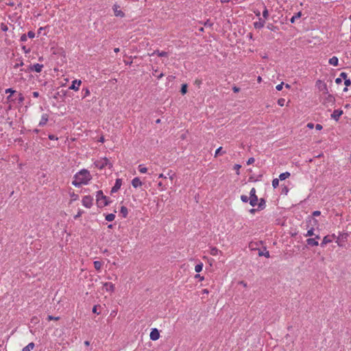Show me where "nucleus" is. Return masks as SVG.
Wrapping results in <instances>:
<instances>
[{
  "label": "nucleus",
  "instance_id": "nucleus-56",
  "mask_svg": "<svg viewBox=\"0 0 351 351\" xmlns=\"http://www.w3.org/2000/svg\"><path fill=\"white\" fill-rule=\"evenodd\" d=\"M322 128H323V127H322V125L321 124H317V125H315V128H316V130H321L322 129Z\"/></svg>",
  "mask_w": 351,
  "mask_h": 351
},
{
  "label": "nucleus",
  "instance_id": "nucleus-62",
  "mask_svg": "<svg viewBox=\"0 0 351 351\" xmlns=\"http://www.w3.org/2000/svg\"><path fill=\"white\" fill-rule=\"evenodd\" d=\"M341 237V239L343 241L344 239H347L348 234H343Z\"/></svg>",
  "mask_w": 351,
  "mask_h": 351
},
{
  "label": "nucleus",
  "instance_id": "nucleus-21",
  "mask_svg": "<svg viewBox=\"0 0 351 351\" xmlns=\"http://www.w3.org/2000/svg\"><path fill=\"white\" fill-rule=\"evenodd\" d=\"M120 213L122 215L123 217L125 218L128 214V210L125 206H121L120 209Z\"/></svg>",
  "mask_w": 351,
  "mask_h": 351
},
{
  "label": "nucleus",
  "instance_id": "nucleus-17",
  "mask_svg": "<svg viewBox=\"0 0 351 351\" xmlns=\"http://www.w3.org/2000/svg\"><path fill=\"white\" fill-rule=\"evenodd\" d=\"M49 116L47 114H44L42 115L41 119L39 122V126H44L47 121H48Z\"/></svg>",
  "mask_w": 351,
  "mask_h": 351
},
{
  "label": "nucleus",
  "instance_id": "nucleus-35",
  "mask_svg": "<svg viewBox=\"0 0 351 351\" xmlns=\"http://www.w3.org/2000/svg\"><path fill=\"white\" fill-rule=\"evenodd\" d=\"M138 171L142 173H145L147 171V169L141 165L138 166Z\"/></svg>",
  "mask_w": 351,
  "mask_h": 351
},
{
  "label": "nucleus",
  "instance_id": "nucleus-29",
  "mask_svg": "<svg viewBox=\"0 0 351 351\" xmlns=\"http://www.w3.org/2000/svg\"><path fill=\"white\" fill-rule=\"evenodd\" d=\"M115 218V215L113 213L108 214L106 216V220L108 221H112Z\"/></svg>",
  "mask_w": 351,
  "mask_h": 351
},
{
  "label": "nucleus",
  "instance_id": "nucleus-12",
  "mask_svg": "<svg viewBox=\"0 0 351 351\" xmlns=\"http://www.w3.org/2000/svg\"><path fill=\"white\" fill-rule=\"evenodd\" d=\"M81 84V80H75L72 82V84L69 86V89L73 90H78Z\"/></svg>",
  "mask_w": 351,
  "mask_h": 351
},
{
  "label": "nucleus",
  "instance_id": "nucleus-37",
  "mask_svg": "<svg viewBox=\"0 0 351 351\" xmlns=\"http://www.w3.org/2000/svg\"><path fill=\"white\" fill-rule=\"evenodd\" d=\"M17 100H18V102H19V104H21V103H23V102L24 101V100H25V97H24V96H23L21 93H20V94L19 95V97H18Z\"/></svg>",
  "mask_w": 351,
  "mask_h": 351
},
{
  "label": "nucleus",
  "instance_id": "nucleus-22",
  "mask_svg": "<svg viewBox=\"0 0 351 351\" xmlns=\"http://www.w3.org/2000/svg\"><path fill=\"white\" fill-rule=\"evenodd\" d=\"M302 16V12H298L297 13H295L290 19V22L291 23H295V20L298 19H300Z\"/></svg>",
  "mask_w": 351,
  "mask_h": 351
},
{
  "label": "nucleus",
  "instance_id": "nucleus-46",
  "mask_svg": "<svg viewBox=\"0 0 351 351\" xmlns=\"http://www.w3.org/2000/svg\"><path fill=\"white\" fill-rule=\"evenodd\" d=\"M347 73H344V72H342L340 74V78L343 79L344 80H347Z\"/></svg>",
  "mask_w": 351,
  "mask_h": 351
},
{
  "label": "nucleus",
  "instance_id": "nucleus-47",
  "mask_svg": "<svg viewBox=\"0 0 351 351\" xmlns=\"http://www.w3.org/2000/svg\"><path fill=\"white\" fill-rule=\"evenodd\" d=\"M82 213H83V210H80L78 211L77 214V215H75L74 216V219H77V218H79L80 217H81V215H82Z\"/></svg>",
  "mask_w": 351,
  "mask_h": 351
},
{
  "label": "nucleus",
  "instance_id": "nucleus-61",
  "mask_svg": "<svg viewBox=\"0 0 351 351\" xmlns=\"http://www.w3.org/2000/svg\"><path fill=\"white\" fill-rule=\"evenodd\" d=\"M258 210V208H252L250 210V213H252V214H254L256 213V211Z\"/></svg>",
  "mask_w": 351,
  "mask_h": 351
},
{
  "label": "nucleus",
  "instance_id": "nucleus-15",
  "mask_svg": "<svg viewBox=\"0 0 351 351\" xmlns=\"http://www.w3.org/2000/svg\"><path fill=\"white\" fill-rule=\"evenodd\" d=\"M265 23V20H263L262 19L260 18L258 21L254 23V26L256 29H261L264 27Z\"/></svg>",
  "mask_w": 351,
  "mask_h": 351
},
{
  "label": "nucleus",
  "instance_id": "nucleus-10",
  "mask_svg": "<svg viewBox=\"0 0 351 351\" xmlns=\"http://www.w3.org/2000/svg\"><path fill=\"white\" fill-rule=\"evenodd\" d=\"M114 14L116 16L123 17L124 13L120 10V6L114 4L112 7Z\"/></svg>",
  "mask_w": 351,
  "mask_h": 351
},
{
  "label": "nucleus",
  "instance_id": "nucleus-9",
  "mask_svg": "<svg viewBox=\"0 0 351 351\" xmlns=\"http://www.w3.org/2000/svg\"><path fill=\"white\" fill-rule=\"evenodd\" d=\"M335 237V234H332L331 236L327 235V236L324 237L322 243H320V246L322 247H324L326 246V245L332 242V238H333Z\"/></svg>",
  "mask_w": 351,
  "mask_h": 351
},
{
  "label": "nucleus",
  "instance_id": "nucleus-11",
  "mask_svg": "<svg viewBox=\"0 0 351 351\" xmlns=\"http://www.w3.org/2000/svg\"><path fill=\"white\" fill-rule=\"evenodd\" d=\"M121 184H122L121 179H119V178L117 179L114 186L111 189V193L117 192L119 191V189L121 188Z\"/></svg>",
  "mask_w": 351,
  "mask_h": 351
},
{
  "label": "nucleus",
  "instance_id": "nucleus-50",
  "mask_svg": "<svg viewBox=\"0 0 351 351\" xmlns=\"http://www.w3.org/2000/svg\"><path fill=\"white\" fill-rule=\"evenodd\" d=\"M48 137L50 140H52V141L58 139V138L53 134H49Z\"/></svg>",
  "mask_w": 351,
  "mask_h": 351
},
{
  "label": "nucleus",
  "instance_id": "nucleus-26",
  "mask_svg": "<svg viewBox=\"0 0 351 351\" xmlns=\"http://www.w3.org/2000/svg\"><path fill=\"white\" fill-rule=\"evenodd\" d=\"M289 176H290V173L287 171V172L280 173L279 176V179L280 180H284L288 178Z\"/></svg>",
  "mask_w": 351,
  "mask_h": 351
},
{
  "label": "nucleus",
  "instance_id": "nucleus-58",
  "mask_svg": "<svg viewBox=\"0 0 351 351\" xmlns=\"http://www.w3.org/2000/svg\"><path fill=\"white\" fill-rule=\"evenodd\" d=\"M22 49L25 53H29L30 51L29 49H27L25 46H23Z\"/></svg>",
  "mask_w": 351,
  "mask_h": 351
},
{
  "label": "nucleus",
  "instance_id": "nucleus-6",
  "mask_svg": "<svg viewBox=\"0 0 351 351\" xmlns=\"http://www.w3.org/2000/svg\"><path fill=\"white\" fill-rule=\"evenodd\" d=\"M93 198L90 195H86L82 199V204L86 208H90L93 205Z\"/></svg>",
  "mask_w": 351,
  "mask_h": 351
},
{
  "label": "nucleus",
  "instance_id": "nucleus-33",
  "mask_svg": "<svg viewBox=\"0 0 351 351\" xmlns=\"http://www.w3.org/2000/svg\"><path fill=\"white\" fill-rule=\"evenodd\" d=\"M319 90L323 91L324 93H328V88L326 84H323L322 86L319 87Z\"/></svg>",
  "mask_w": 351,
  "mask_h": 351
},
{
  "label": "nucleus",
  "instance_id": "nucleus-42",
  "mask_svg": "<svg viewBox=\"0 0 351 351\" xmlns=\"http://www.w3.org/2000/svg\"><path fill=\"white\" fill-rule=\"evenodd\" d=\"M285 99L283 98H280L278 100V104L280 106H283L285 105Z\"/></svg>",
  "mask_w": 351,
  "mask_h": 351
},
{
  "label": "nucleus",
  "instance_id": "nucleus-13",
  "mask_svg": "<svg viewBox=\"0 0 351 351\" xmlns=\"http://www.w3.org/2000/svg\"><path fill=\"white\" fill-rule=\"evenodd\" d=\"M343 110H335L331 114V119L338 121L339 117L343 114Z\"/></svg>",
  "mask_w": 351,
  "mask_h": 351
},
{
  "label": "nucleus",
  "instance_id": "nucleus-64",
  "mask_svg": "<svg viewBox=\"0 0 351 351\" xmlns=\"http://www.w3.org/2000/svg\"><path fill=\"white\" fill-rule=\"evenodd\" d=\"M313 126H314V125L312 123H308V125H307V127L309 128H313Z\"/></svg>",
  "mask_w": 351,
  "mask_h": 351
},
{
  "label": "nucleus",
  "instance_id": "nucleus-18",
  "mask_svg": "<svg viewBox=\"0 0 351 351\" xmlns=\"http://www.w3.org/2000/svg\"><path fill=\"white\" fill-rule=\"evenodd\" d=\"M132 184L134 188H137L142 185V182L138 178H134L132 181Z\"/></svg>",
  "mask_w": 351,
  "mask_h": 351
},
{
  "label": "nucleus",
  "instance_id": "nucleus-45",
  "mask_svg": "<svg viewBox=\"0 0 351 351\" xmlns=\"http://www.w3.org/2000/svg\"><path fill=\"white\" fill-rule=\"evenodd\" d=\"M60 319L59 317H53L52 315H48L47 319L48 320H58Z\"/></svg>",
  "mask_w": 351,
  "mask_h": 351
},
{
  "label": "nucleus",
  "instance_id": "nucleus-25",
  "mask_svg": "<svg viewBox=\"0 0 351 351\" xmlns=\"http://www.w3.org/2000/svg\"><path fill=\"white\" fill-rule=\"evenodd\" d=\"M34 343L31 342L27 346L24 347L22 351H31L34 348Z\"/></svg>",
  "mask_w": 351,
  "mask_h": 351
},
{
  "label": "nucleus",
  "instance_id": "nucleus-57",
  "mask_svg": "<svg viewBox=\"0 0 351 351\" xmlns=\"http://www.w3.org/2000/svg\"><path fill=\"white\" fill-rule=\"evenodd\" d=\"M32 95H33V97H39V93H38V92H36V91L33 92V93H32Z\"/></svg>",
  "mask_w": 351,
  "mask_h": 351
},
{
  "label": "nucleus",
  "instance_id": "nucleus-32",
  "mask_svg": "<svg viewBox=\"0 0 351 351\" xmlns=\"http://www.w3.org/2000/svg\"><path fill=\"white\" fill-rule=\"evenodd\" d=\"M222 149H223L222 147H220L218 149H217V150L215 152V156L217 157L219 155H221L222 154L226 153V152L225 151H222Z\"/></svg>",
  "mask_w": 351,
  "mask_h": 351
},
{
  "label": "nucleus",
  "instance_id": "nucleus-23",
  "mask_svg": "<svg viewBox=\"0 0 351 351\" xmlns=\"http://www.w3.org/2000/svg\"><path fill=\"white\" fill-rule=\"evenodd\" d=\"M104 286L106 287L108 291H112L114 289V286L111 282H106Z\"/></svg>",
  "mask_w": 351,
  "mask_h": 351
},
{
  "label": "nucleus",
  "instance_id": "nucleus-19",
  "mask_svg": "<svg viewBox=\"0 0 351 351\" xmlns=\"http://www.w3.org/2000/svg\"><path fill=\"white\" fill-rule=\"evenodd\" d=\"M258 201H259L258 204L257 203L258 210H260L264 209L266 206V201L263 198H261Z\"/></svg>",
  "mask_w": 351,
  "mask_h": 351
},
{
  "label": "nucleus",
  "instance_id": "nucleus-44",
  "mask_svg": "<svg viewBox=\"0 0 351 351\" xmlns=\"http://www.w3.org/2000/svg\"><path fill=\"white\" fill-rule=\"evenodd\" d=\"M5 92V93H10V95H12L16 92V90L10 88H7Z\"/></svg>",
  "mask_w": 351,
  "mask_h": 351
},
{
  "label": "nucleus",
  "instance_id": "nucleus-39",
  "mask_svg": "<svg viewBox=\"0 0 351 351\" xmlns=\"http://www.w3.org/2000/svg\"><path fill=\"white\" fill-rule=\"evenodd\" d=\"M258 255L259 256H265V257L269 258V251H266L265 252H258Z\"/></svg>",
  "mask_w": 351,
  "mask_h": 351
},
{
  "label": "nucleus",
  "instance_id": "nucleus-30",
  "mask_svg": "<svg viewBox=\"0 0 351 351\" xmlns=\"http://www.w3.org/2000/svg\"><path fill=\"white\" fill-rule=\"evenodd\" d=\"M186 92H187V84H184L182 85L181 89H180V93H182V95H184L186 93Z\"/></svg>",
  "mask_w": 351,
  "mask_h": 351
},
{
  "label": "nucleus",
  "instance_id": "nucleus-4",
  "mask_svg": "<svg viewBox=\"0 0 351 351\" xmlns=\"http://www.w3.org/2000/svg\"><path fill=\"white\" fill-rule=\"evenodd\" d=\"M321 214V212L319 211V210H315L314 212H313L312 213V216H309L308 217V221L307 222L308 223H310L311 224V226H316L317 223H318V221L317 219H315V218H313V217H317V216H319Z\"/></svg>",
  "mask_w": 351,
  "mask_h": 351
},
{
  "label": "nucleus",
  "instance_id": "nucleus-7",
  "mask_svg": "<svg viewBox=\"0 0 351 351\" xmlns=\"http://www.w3.org/2000/svg\"><path fill=\"white\" fill-rule=\"evenodd\" d=\"M43 68V64H40L38 63L34 64L33 65H29L27 71H36V73L41 72L42 69Z\"/></svg>",
  "mask_w": 351,
  "mask_h": 351
},
{
  "label": "nucleus",
  "instance_id": "nucleus-53",
  "mask_svg": "<svg viewBox=\"0 0 351 351\" xmlns=\"http://www.w3.org/2000/svg\"><path fill=\"white\" fill-rule=\"evenodd\" d=\"M97 307L98 306L97 305L93 306V313H97V314L99 315L100 313L97 311Z\"/></svg>",
  "mask_w": 351,
  "mask_h": 351
},
{
  "label": "nucleus",
  "instance_id": "nucleus-27",
  "mask_svg": "<svg viewBox=\"0 0 351 351\" xmlns=\"http://www.w3.org/2000/svg\"><path fill=\"white\" fill-rule=\"evenodd\" d=\"M94 267L95 269L97 270V271H99L102 267V263L101 262L99 261H96L94 262Z\"/></svg>",
  "mask_w": 351,
  "mask_h": 351
},
{
  "label": "nucleus",
  "instance_id": "nucleus-63",
  "mask_svg": "<svg viewBox=\"0 0 351 351\" xmlns=\"http://www.w3.org/2000/svg\"><path fill=\"white\" fill-rule=\"evenodd\" d=\"M314 236H315V237L313 239H315L316 241H318L320 239V237L319 234H315Z\"/></svg>",
  "mask_w": 351,
  "mask_h": 351
},
{
  "label": "nucleus",
  "instance_id": "nucleus-54",
  "mask_svg": "<svg viewBox=\"0 0 351 351\" xmlns=\"http://www.w3.org/2000/svg\"><path fill=\"white\" fill-rule=\"evenodd\" d=\"M23 62H21L20 63H16L14 64V68H18L21 66H23Z\"/></svg>",
  "mask_w": 351,
  "mask_h": 351
},
{
  "label": "nucleus",
  "instance_id": "nucleus-31",
  "mask_svg": "<svg viewBox=\"0 0 351 351\" xmlns=\"http://www.w3.org/2000/svg\"><path fill=\"white\" fill-rule=\"evenodd\" d=\"M202 268H203V264L202 263L197 264L195 267V271L197 273H199V272H200L202 270Z\"/></svg>",
  "mask_w": 351,
  "mask_h": 351
},
{
  "label": "nucleus",
  "instance_id": "nucleus-20",
  "mask_svg": "<svg viewBox=\"0 0 351 351\" xmlns=\"http://www.w3.org/2000/svg\"><path fill=\"white\" fill-rule=\"evenodd\" d=\"M328 62L331 65L337 66L339 60H338L337 57L332 56L331 58L329 59Z\"/></svg>",
  "mask_w": 351,
  "mask_h": 351
},
{
  "label": "nucleus",
  "instance_id": "nucleus-51",
  "mask_svg": "<svg viewBox=\"0 0 351 351\" xmlns=\"http://www.w3.org/2000/svg\"><path fill=\"white\" fill-rule=\"evenodd\" d=\"M344 84L346 86H351V80L350 79H347L344 81Z\"/></svg>",
  "mask_w": 351,
  "mask_h": 351
},
{
  "label": "nucleus",
  "instance_id": "nucleus-60",
  "mask_svg": "<svg viewBox=\"0 0 351 351\" xmlns=\"http://www.w3.org/2000/svg\"><path fill=\"white\" fill-rule=\"evenodd\" d=\"M289 191V189L287 186H285V188L282 189V192L285 193V194H287Z\"/></svg>",
  "mask_w": 351,
  "mask_h": 351
},
{
  "label": "nucleus",
  "instance_id": "nucleus-43",
  "mask_svg": "<svg viewBox=\"0 0 351 351\" xmlns=\"http://www.w3.org/2000/svg\"><path fill=\"white\" fill-rule=\"evenodd\" d=\"M27 36L30 38H34L35 37V33L32 31H29L28 32Z\"/></svg>",
  "mask_w": 351,
  "mask_h": 351
},
{
  "label": "nucleus",
  "instance_id": "nucleus-14",
  "mask_svg": "<svg viewBox=\"0 0 351 351\" xmlns=\"http://www.w3.org/2000/svg\"><path fill=\"white\" fill-rule=\"evenodd\" d=\"M335 101V97L332 95H328L325 97V99L323 101V104L324 105H326L327 103H328V104H331L332 105V104H334Z\"/></svg>",
  "mask_w": 351,
  "mask_h": 351
},
{
  "label": "nucleus",
  "instance_id": "nucleus-55",
  "mask_svg": "<svg viewBox=\"0 0 351 351\" xmlns=\"http://www.w3.org/2000/svg\"><path fill=\"white\" fill-rule=\"evenodd\" d=\"M335 82L337 84H340L342 82V80L340 77H338L335 80Z\"/></svg>",
  "mask_w": 351,
  "mask_h": 351
},
{
  "label": "nucleus",
  "instance_id": "nucleus-49",
  "mask_svg": "<svg viewBox=\"0 0 351 351\" xmlns=\"http://www.w3.org/2000/svg\"><path fill=\"white\" fill-rule=\"evenodd\" d=\"M283 85H284V82H281L280 84L276 86V88L278 90H281L282 89Z\"/></svg>",
  "mask_w": 351,
  "mask_h": 351
},
{
  "label": "nucleus",
  "instance_id": "nucleus-16",
  "mask_svg": "<svg viewBox=\"0 0 351 351\" xmlns=\"http://www.w3.org/2000/svg\"><path fill=\"white\" fill-rule=\"evenodd\" d=\"M306 244L309 246H317L319 245L318 241H316L313 238H308L306 241Z\"/></svg>",
  "mask_w": 351,
  "mask_h": 351
},
{
  "label": "nucleus",
  "instance_id": "nucleus-41",
  "mask_svg": "<svg viewBox=\"0 0 351 351\" xmlns=\"http://www.w3.org/2000/svg\"><path fill=\"white\" fill-rule=\"evenodd\" d=\"M269 16V12H268V10L266 8H265L263 12V16L265 18V19H267Z\"/></svg>",
  "mask_w": 351,
  "mask_h": 351
},
{
  "label": "nucleus",
  "instance_id": "nucleus-52",
  "mask_svg": "<svg viewBox=\"0 0 351 351\" xmlns=\"http://www.w3.org/2000/svg\"><path fill=\"white\" fill-rule=\"evenodd\" d=\"M27 35L26 34H23L21 36V42H25L27 41Z\"/></svg>",
  "mask_w": 351,
  "mask_h": 351
},
{
  "label": "nucleus",
  "instance_id": "nucleus-40",
  "mask_svg": "<svg viewBox=\"0 0 351 351\" xmlns=\"http://www.w3.org/2000/svg\"><path fill=\"white\" fill-rule=\"evenodd\" d=\"M219 250L216 247H213L211 249L210 254L213 256H216L218 254Z\"/></svg>",
  "mask_w": 351,
  "mask_h": 351
},
{
  "label": "nucleus",
  "instance_id": "nucleus-2",
  "mask_svg": "<svg viewBox=\"0 0 351 351\" xmlns=\"http://www.w3.org/2000/svg\"><path fill=\"white\" fill-rule=\"evenodd\" d=\"M97 204L98 207L103 208L109 204V202L107 200V197L104 195L102 191H98L96 195Z\"/></svg>",
  "mask_w": 351,
  "mask_h": 351
},
{
  "label": "nucleus",
  "instance_id": "nucleus-34",
  "mask_svg": "<svg viewBox=\"0 0 351 351\" xmlns=\"http://www.w3.org/2000/svg\"><path fill=\"white\" fill-rule=\"evenodd\" d=\"M82 93H83V98H84L90 95V90L87 88H83Z\"/></svg>",
  "mask_w": 351,
  "mask_h": 351
},
{
  "label": "nucleus",
  "instance_id": "nucleus-36",
  "mask_svg": "<svg viewBox=\"0 0 351 351\" xmlns=\"http://www.w3.org/2000/svg\"><path fill=\"white\" fill-rule=\"evenodd\" d=\"M279 184V179L275 178L272 180V186L274 188H276Z\"/></svg>",
  "mask_w": 351,
  "mask_h": 351
},
{
  "label": "nucleus",
  "instance_id": "nucleus-1",
  "mask_svg": "<svg viewBox=\"0 0 351 351\" xmlns=\"http://www.w3.org/2000/svg\"><path fill=\"white\" fill-rule=\"evenodd\" d=\"M90 179L91 176L90 172L86 169H82L74 176L72 184L75 186L79 187L82 184H88Z\"/></svg>",
  "mask_w": 351,
  "mask_h": 351
},
{
  "label": "nucleus",
  "instance_id": "nucleus-3",
  "mask_svg": "<svg viewBox=\"0 0 351 351\" xmlns=\"http://www.w3.org/2000/svg\"><path fill=\"white\" fill-rule=\"evenodd\" d=\"M249 200H250V204L252 206L254 207L255 206L257 205V202L258 201V199L257 195H256V189H255V188H252L250 190Z\"/></svg>",
  "mask_w": 351,
  "mask_h": 351
},
{
  "label": "nucleus",
  "instance_id": "nucleus-24",
  "mask_svg": "<svg viewBox=\"0 0 351 351\" xmlns=\"http://www.w3.org/2000/svg\"><path fill=\"white\" fill-rule=\"evenodd\" d=\"M153 54H157L160 57H167L168 56V53L166 51H160L158 50H156L154 51Z\"/></svg>",
  "mask_w": 351,
  "mask_h": 351
},
{
  "label": "nucleus",
  "instance_id": "nucleus-48",
  "mask_svg": "<svg viewBox=\"0 0 351 351\" xmlns=\"http://www.w3.org/2000/svg\"><path fill=\"white\" fill-rule=\"evenodd\" d=\"M254 161H255V160H254V158H252H252H250L247 160V165H252V164H253V163L254 162Z\"/></svg>",
  "mask_w": 351,
  "mask_h": 351
},
{
  "label": "nucleus",
  "instance_id": "nucleus-8",
  "mask_svg": "<svg viewBox=\"0 0 351 351\" xmlns=\"http://www.w3.org/2000/svg\"><path fill=\"white\" fill-rule=\"evenodd\" d=\"M150 339L153 341H156L160 337V333L157 328L152 329V331L149 335Z\"/></svg>",
  "mask_w": 351,
  "mask_h": 351
},
{
  "label": "nucleus",
  "instance_id": "nucleus-38",
  "mask_svg": "<svg viewBox=\"0 0 351 351\" xmlns=\"http://www.w3.org/2000/svg\"><path fill=\"white\" fill-rule=\"evenodd\" d=\"M241 199L244 203H247V202H248V201H250L249 200V197L247 195H242L241 196Z\"/></svg>",
  "mask_w": 351,
  "mask_h": 351
},
{
  "label": "nucleus",
  "instance_id": "nucleus-59",
  "mask_svg": "<svg viewBox=\"0 0 351 351\" xmlns=\"http://www.w3.org/2000/svg\"><path fill=\"white\" fill-rule=\"evenodd\" d=\"M232 89L234 93H238L240 90V88L237 86L233 87Z\"/></svg>",
  "mask_w": 351,
  "mask_h": 351
},
{
  "label": "nucleus",
  "instance_id": "nucleus-5",
  "mask_svg": "<svg viewBox=\"0 0 351 351\" xmlns=\"http://www.w3.org/2000/svg\"><path fill=\"white\" fill-rule=\"evenodd\" d=\"M95 165L97 167H98L100 169H104L105 167H106L108 165H109L110 167H112V165L110 163L109 160L106 158H103L100 161H97V162H95Z\"/></svg>",
  "mask_w": 351,
  "mask_h": 351
},
{
  "label": "nucleus",
  "instance_id": "nucleus-28",
  "mask_svg": "<svg viewBox=\"0 0 351 351\" xmlns=\"http://www.w3.org/2000/svg\"><path fill=\"white\" fill-rule=\"evenodd\" d=\"M313 226H312V227L307 231V232L304 234V237H308L315 235Z\"/></svg>",
  "mask_w": 351,
  "mask_h": 351
}]
</instances>
